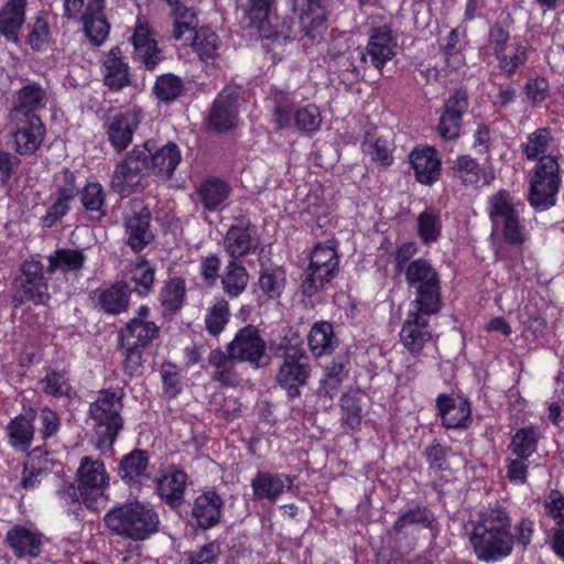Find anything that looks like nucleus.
I'll list each match as a JSON object with an SVG mask.
<instances>
[{"label":"nucleus","instance_id":"nucleus-42","mask_svg":"<svg viewBox=\"0 0 564 564\" xmlns=\"http://www.w3.org/2000/svg\"><path fill=\"white\" fill-rule=\"evenodd\" d=\"M198 195L205 208L219 209L229 195V186L217 178H209L198 189Z\"/></svg>","mask_w":564,"mask_h":564},{"label":"nucleus","instance_id":"nucleus-6","mask_svg":"<svg viewBox=\"0 0 564 564\" xmlns=\"http://www.w3.org/2000/svg\"><path fill=\"white\" fill-rule=\"evenodd\" d=\"M405 279L410 286L415 288V299L411 307H424L426 312L441 310L440 278L435 269L423 259L409 263Z\"/></svg>","mask_w":564,"mask_h":564},{"label":"nucleus","instance_id":"nucleus-14","mask_svg":"<svg viewBox=\"0 0 564 564\" xmlns=\"http://www.w3.org/2000/svg\"><path fill=\"white\" fill-rule=\"evenodd\" d=\"M232 358L259 367L265 354V343L252 326L241 328L228 345Z\"/></svg>","mask_w":564,"mask_h":564},{"label":"nucleus","instance_id":"nucleus-8","mask_svg":"<svg viewBox=\"0 0 564 564\" xmlns=\"http://www.w3.org/2000/svg\"><path fill=\"white\" fill-rule=\"evenodd\" d=\"M310 375L311 366L306 352L299 347H288L276 375L279 386L286 390L289 397H299L300 387L307 382Z\"/></svg>","mask_w":564,"mask_h":564},{"label":"nucleus","instance_id":"nucleus-25","mask_svg":"<svg viewBox=\"0 0 564 564\" xmlns=\"http://www.w3.org/2000/svg\"><path fill=\"white\" fill-rule=\"evenodd\" d=\"M105 0H89L83 14L86 36L94 45H101L109 35L110 25L104 14Z\"/></svg>","mask_w":564,"mask_h":564},{"label":"nucleus","instance_id":"nucleus-64","mask_svg":"<svg viewBox=\"0 0 564 564\" xmlns=\"http://www.w3.org/2000/svg\"><path fill=\"white\" fill-rule=\"evenodd\" d=\"M543 506L556 527H564V495L558 490H551L544 499Z\"/></svg>","mask_w":564,"mask_h":564},{"label":"nucleus","instance_id":"nucleus-37","mask_svg":"<svg viewBox=\"0 0 564 564\" xmlns=\"http://www.w3.org/2000/svg\"><path fill=\"white\" fill-rule=\"evenodd\" d=\"M497 57L500 70L509 76L527 62L528 44L523 40L514 39L503 47Z\"/></svg>","mask_w":564,"mask_h":564},{"label":"nucleus","instance_id":"nucleus-21","mask_svg":"<svg viewBox=\"0 0 564 564\" xmlns=\"http://www.w3.org/2000/svg\"><path fill=\"white\" fill-rule=\"evenodd\" d=\"M238 97L236 88H225L214 102L209 122L216 130H229L237 123Z\"/></svg>","mask_w":564,"mask_h":564},{"label":"nucleus","instance_id":"nucleus-56","mask_svg":"<svg viewBox=\"0 0 564 564\" xmlns=\"http://www.w3.org/2000/svg\"><path fill=\"white\" fill-rule=\"evenodd\" d=\"M341 420L350 430H357L361 423L362 411L357 393L344 394L340 399Z\"/></svg>","mask_w":564,"mask_h":564},{"label":"nucleus","instance_id":"nucleus-9","mask_svg":"<svg viewBox=\"0 0 564 564\" xmlns=\"http://www.w3.org/2000/svg\"><path fill=\"white\" fill-rule=\"evenodd\" d=\"M77 476L79 496L87 507L91 508L94 502L104 495L110 476L104 462L90 456H84L80 459Z\"/></svg>","mask_w":564,"mask_h":564},{"label":"nucleus","instance_id":"nucleus-13","mask_svg":"<svg viewBox=\"0 0 564 564\" xmlns=\"http://www.w3.org/2000/svg\"><path fill=\"white\" fill-rule=\"evenodd\" d=\"M134 57L148 69H154L163 59V53L158 46L153 31L144 17H138L131 36Z\"/></svg>","mask_w":564,"mask_h":564},{"label":"nucleus","instance_id":"nucleus-12","mask_svg":"<svg viewBox=\"0 0 564 564\" xmlns=\"http://www.w3.org/2000/svg\"><path fill=\"white\" fill-rule=\"evenodd\" d=\"M150 210L140 199L131 200L124 214L126 232L128 245L134 250H142L151 240L152 232L149 230Z\"/></svg>","mask_w":564,"mask_h":564},{"label":"nucleus","instance_id":"nucleus-48","mask_svg":"<svg viewBox=\"0 0 564 564\" xmlns=\"http://www.w3.org/2000/svg\"><path fill=\"white\" fill-rule=\"evenodd\" d=\"M552 143V137L547 129H538L528 137L527 144L524 147V153L528 160L538 162L544 156H554L549 154V150Z\"/></svg>","mask_w":564,"mask_h":564},{"label":"nucleus","instance_id":"nucleus-24","mask_svg":"<svg viewBox=\"0 0 564 564\" xmlns=\"http://www.w3.org/2000/svg\"><path fill=\"white\" fill-rule=\"evenodd\" d=\"M410 162L421 184L430 185L438 178L441 159L435 149L430 147L414 149L410 154Z\"/></svg>","mask_w":564,"mask_h":564},{"label":"nucleus","instance_id":"nucleus-18","mask_svg":"<svg viewBox=\"0 0 564 564\" xmlns=\"http://www.w3.org/2000/svg\"><path fill=\"white\" fill-rule=\"evenodd\" d=\"M53 193L56 198L45 216V221L50 226L68 212L69 202L78 193L75 174L68 170L57 173L53 181Z\"/></svg>","mask_w":564,"mask_h":564},{"label":"nucleus","instance_id":"nucleus-3","mask_svg":"<svg viewBox=\"0 0 564 564\" xmlns=\"http://www.w3.org/2000/svg\"><path fill=\"white\" fill-rule=\"evenodd\" d=\"M121 395L118 392L104 390L89 406V414L94 429V446L101 451H109L122 427L120 411Z\"/></svg>","mask_w":564,"mask_h":564},{"label":"nucleus","instance_id":"nucleus-46","mask_svg":"<svg viewBox=\"0 0 564 564\" xmlns=\"http://www.w3.org/2000/svg\"><path fill=\"white\" fill-rule=\"evenodd\" d=\"M509 517L500 508H496V560L508 556L513 549V535L510 530Z\"/></svg>","mask_w":564,"mask_h":564},{"label":"nucleus","instance_id":"nucleus-36","mask_svg":"<svg viewBox=\"0 0 564 564\" xmlns=\"http://www.w3.org/2000/svg\"><path fill=\"white\" fill-rule=\"evenodd\" d=\"M147 467V454L143 451L135 449L122 458L119 473L126 482L137 484L149 478Z\"/></svg>","mask_w":564,"mask_h":564},{"label":"nucleus","instance_id":"nucleus-52","mask_svg":"<svg viewBox=\"0 0 564 564\" xmlns=\"http://www.w3.org/2000/svg\"><path fill=\"white\" fill-rule=\"evenodd\" d=\"M105 192L99 183H88L80 193V200L87 212L96 218L105 215Z\"/></svg>","mask_w":564,"mask_h":564},{"label":"nucleus","instance_id":"nucleus-45","mask_svg":"<svg viewBox=\"0 0 564 564\" xmlns=\"http://www.w3.org/2000/svg\"><path fill=\"white\" fill-rule=\"evenodd\" d=\"M86 257L79 250L59 249L48 257V270L51 272L78 271L83 268Z\"/></svg>","mask_w":564,"mask_h":564},{"label":"nucleus","instance_id":"nucleus-55","mask_svg":"<svg viewBox=\"0 0 564 564\" xmlns=\"http://www.w3.org/2000/svg\"><path fill=\"white\" fill-rule=\"evenodd\" d=\"M273 0H248L245 8V22L249 28L262 30L268 20Z\"/></svg>","mask_w":564,"mask_h":564},{"label":"nucleus","instance_id":"nucleus-40","mask_svg":"<svg viewBox=\"0 0 564 564\" xmlns=\"http://www.w3.org/2000/svg\"><path fill=\"white\" fill-rule=\"evenodd\" d=\"M9 443L17 449L26 451L34 436L32 419L28 415H18L8 425Z\"/></svg>","mask_w":564,"mask_h":564},{"label":"nucleus","instance_id":"nucleus-61","mask_svg":"<svg viewBox=\"0 0 564 564\" xmlns=\"http://www.w3.org/2000/svg\"><path fill=\"white\" fill-rule=\"evenodd\" d=\"M185 294L184 283L180 279L170 280L161 292L162 304L169 310L181 306Z\"/></svg>","mask_w":564,"mask_h":564},{"label":"nucleus","instance_id":"nucleus-33","mask_svg":"<svg viewBox=\"0 0 564 564\" xmlns=\"http://www.w3.org/2000/svg\"><path fill=\"white\" fill-rule=\"evenodd\" d=\"M193 46L199 59L209 63L218 58L223 52V44L215 31L203 26L195 31L194 39L188 43Z\"/></svg>","mask_w":564,"mask_h":564},{"label":"nucleus","instance_id":"nucleus-16","mask_svg":"<svg viewBox=\"0 0 564 564\" xmlns=\"http://www.w3.org/2000/svg\"><path fill=\"white\" fill-rule=\"evenodd\" d=\"M397 40L391 30L383 25L371 30L367 50L360 52V61L366 63L369 56L371 65L381 70L383 66L395 55Z\"/></svg>","mask_w":564,"mask_h":564},{"label":"nucleus","instance_id":"nucleus-22","mask_svg":"<svg viewBox=\"0 0 564 564\" xmlns=\"http://www.w3.org/2000/svg\"><path fill=\"white\" fill-rule=\"evenodd\" d=\"M224 501L215 491H205L197 496L192 507V518L200 529L215 527L220 518Z\"/></svg>","mask_w":564,"mask_h":564},{"label":"nucleus","instance_id":"nucleus-5","mask_svg":"<svg viewBox=\"0 0 564 564\" xmlns=\"http://www.w3.org/2000/svg\"><path fill=\"white\" fill-rule=\"evenodd\" d=\"M561 186L556 156H544L534 166L530 178L528 200L535 210H547L557 200Z\"/></svg>","mask_w":564,"mask_h":564},{"label":"nucleus","instance_id":"nucleus-29","mask_svg":"<svg viewBox=\"0 0 564 564\" xmlns=\"http://www.w3.org/2000/svg\"><path fill=\"white\" fill-rule=\"evenodd\" d=\"M7 540L18 556L36 557L41 553L43 536L33 529L15 525L8 532Z\"/></svg>","mask_w":564,"mask_h":564},{"label":"nucleus","instance_id":"nucleus-51","mask_svg":"<svg viewBox=\"0 0 564 564\" xmlns=\"http://www.w3.org/2000/svg\"><path fill=\"white\" fill-rule=\"evenodd\" d=\"M538 437L532 426L519 430L512 437L511 452L518 457L529 458L536 449Z\"/></svg>","mask_w":564,"mask_h":564},{"label":"nucleus","instance_id":"nucleus-31","mask_svg":"<svg viewBox=\"0 0 564 564\" xmlns=\"http://www.w3.org/2000/svg\"><path fill=\"white\" fill-rule=\"evenodd\" d=\"M26 0H9L0 10V33L9 41H18V32L24 23Z\"/></svg>","mask_w":564,"mask_h":564},{"label":"nucleus","instance_id":"nucleus-35","mask_svg":"<svg viewBox=\"0 0 564 564\" xmlns=\"http://www.w3.org/2000/svg\"><path fill=\"white\" fill-rule=\"evenodd\" d=\"M173 19V37L188 44L197 30L196 13L186 6H176L171 12Z\"/></svg>","mask_w":564,"mask_h":564},{"label":"nucleus","instance_id":"nucleus-63","mask_svg":"<svg viewBox=\"0 0 564 564\" xmlns=\"http://www.w3.org/2000/svg\"><path fill=\"white\" fill-rule=\"evenodd\" d=\"M42 386L45 393L54 397L66 395L70 391L65 373L53 370L46 373L42 380Z\"/></svg>","mask_w":564,"mask_h":564},{"label":"nucleus","instance_id":"nucleus-41","mask_svg":"<svg viewBox=\"0 0 564 564\" xmlns=\"http://www.w3.org/2000/svg\"><path fill=\"white\" fill-rule=\"evenodd\" d=\"M364 152L373 162L381 166H389L393 162L391 143L384 135L377 133H368L362 144Z\"/></svg>","mask_w":564,"mask_h":564},{"label":"nucleus","instance_id":"nucleus-4","mask_svg":"<svg viewBox=\"0 0 564 564\" xmlns=\"http://www.w3.org/2000/svg\"><path fill=\"white\" fill-rule=\"evenodd\" d=\"M524 203L508 191L496 194V228L505 243L522 247L530 241L531 234L523 213Z\"/></svg>","mask_w":564,"mask_h":564},{"label":"nucleus","instance_id":"nucleus-17","mask_svg":"<svg viewBox=\"0 0 564 564\" xmlns=\"http://www.w3.org/2000/svg\"><path fill=\"white\" fill-rule=\"evenodd\" d=\"M13 127L12 139L15 151L21 155L33 154L42 144L45 127L40 117L10 121Z\"/></svg>","mask_w":564,"mask_h":564},{"label":"nucleus","instance_id":"nucleus-2","mask_svg":"<svg viewBox=\"0 0 564 564\" xmlns=\"http://www.w3.org/2000/svg\"><path fill=\"white\" fill-rule=\"evenodd\" d=\"M105 523L111 532L140 541L156 531L159 517L149 505L132 501L109 510L105 514Z\"/></svg>","mask_w":564,"mask_h":564},{"label":"nucleus","instance_id":"nucleus-11","mask_svg":"<svg viewBox=\"0 0 564 564\" xmlns=\"http://www.w3.org/2000/svg\"><path fill=\"white\" fill-rule=\"evenodd\" d=\"M43 267L36 260L25 261L21 269V275L15 283V299L25 300L35 304H43L48 299L47 284L44 281Z\"/></svg>","mask_w":564,"mask_h":564},{"label":"nucleus","instance_id":"nucleus-50","mask_svg":"<svg viewBox=\"0 0 564 564\" xmlns=\"http://www.w3.org/2000/svg\"><path fill=\"white\" fill-rule=\"evenodd\" d=\"M284 282L285 274L280 267H264L261 269L259 285L269 297H279L284 288Z\"/></svg>","mask_w":564,"mask_h":564},{"label":"nucleus","instance_id":"nucleus-43","mask_svg":"<svg viewBox=\"0 0 564 564\" xmlns=\"http://www.w3.org/2000/svg\"><path fill=\"white\" fill-rule=\"evenodd\" d=\"M248 281L249 275L246 268L235 260L228 263L221 278L224 291L232 297L240 295L245 291Z\"/></svg>","mask_w":564,"mask_h":564},{"label":"nucleus","instance_id":"nucleus-19","mask_svg":"<svg viewBox=\"0 0 564 564\" xmlns=\"http://www.w3.org/2000/svg\"><path fill=\"white\" fill-rule=\"evenodd\" d=\"M46 105V93L37 84H28L15 95L13 107L9 113L10 121H20L39 117L36 111Z\"/></svg>","mask_w":564,"mask_h":564},{"label":"nucleus","instance_id":"nucleus-53","mask_svg":"<svg viewBox=\"0 0 564 564\" xmlns=\"http://www.w3.org/2000/svg\"><path fill=\"white\" fill-rule=\"evenodd\" d=\"M229 305L225 300L216 301L206 312L205 324L209 334L221 333L229 321Z\"/></svg>","mask_w":564,"mask_h":564},{"label":"nucleus","instance_id":"nucleus-20","mask_svg":"<svg viewBox=\"0 0 564 564\" xmlns=\"http://www.w3.org/2000/svg\"><path fill=\"white\" fill-rule=\"evenodd\" d=\"M224 248L232 259L253 253L259 246L257 229L250 225H234L224 237Z\"/></svg>","mask_w":564,"mask_h":564},{"label":"nucleus","instance_id":"nucleus-62","mask_svg":"<svg viewBox=\"0 0 564 564\" xmlns=\"http://www.w3.org/2000/svg\"><path fill=\"white\" fill-rule=\"evenodd\" d=\"M443 51L448 66L458 68L463 64L462 44L457 30L449 31L443 44Z\"/></svg>","mask_w":564,"mask_h":564},{"label":"nucleus","instance_id":"nucleus-60","mask_svg":"<svg viewBox=\"0 0 564 564\" xmlns=\"http://www.w3.org/2000/svg\"><path fill=\"white\" fill-rule=\"evenodd\" d=\"M347 375V366L343 361H334L327 369L322 380V388L327 395L333 398Z\"/></svg>","mask_w":564,"mask_h":564},{"label":"nucleus","instance_id":"nucleus-38","mask_svg":"<svg viewBox=\"0 0 564 564\" xmlns=\"http://www.w3.org/2000/svg\"><path fill=\"white\" fill-rule=\"evenodd\" d=\"M337 344L333 327L329 323L314 324L308 334V346L315 357H321L333 351Z\"/></svg>","mask_w":564,"mask_h":564},{"label":"nucleus","instance_id":"nucleus-7","mask_svg":"<svg viewBox=\"0 0 564 564\" xmlns=\"http://www.w3.org/2000/svg\"><path fill=\"white\" fill-rule=\"evenodd\" d=\"M337 247V241L334 239L314 246L310 256L306 279L302 284L303 293L307 296H312L336 275L339 265Z\"/></svg>","mask_w":564,"mask_h":564},{"label":"nucleus","instance_id":"nucleus-10","mask_svg":"<svg viewBox=\"0 0 564 564\" xmlns=\"http://www.w3.org/2000/svg\"><path fill=\"white\" fill-rule=\"evenodd\" d=\"M437 312H426L424 307H411L400 332L403 346L412 354L417 355L432 338L429 316Z\"/></svg>","mask_w":564,"mask_h":564},{"label":"nucleus","instance_id":"nucleus-47","mask_svg":"<svg viewBox=\"0 0 564 564\" xmlns=\"http://www.w3.org/2000/svg\"><path fill=\"white\" fill-rule=\"evenodd\" d=\"M442 231L440 214L426 209L417 216V235L425 245L434 243Z\"/></svg>","mask_w":564,"mask_h":564},{"label":"nucleus","instance_id":"nucleus-27","mask_svg":"<svg viewBox=\"0 0 564 564\" xmlns=\"http://www.w3.org/2000/svg\"><path fill=\"white\" fill-rule=\"evenodd\" d=\"M159 332L155 323L143 319H131L119 333L121 347H138L144 349L156 337Z\"/></svg>","mask_w":564,"mask_h":564},{"label":"nucleus","instance_id":"nucleus-49","mask_svg":"<svg viewBox=\"0 0 564 564\" xmlns=\"http://www.w3.org/2000/svg\"><path fill=\"white\" fill-rule=\"evenodd\" d=\"M271 99L274 102L273 122L279 129L291 127L290 110L295 104L294 95L283 90H274L271 94Z\"/></svg>","mask_w":564,"mask_h":564},{"label":"nucleus","instance_id":"nucleus-44","mask_svg":"<svg viewBox=\"0 0 564 564\" xmlns=\"http://www.w3.org/2000/svg\"><path fill=\"white\" fill-rule=\"evenodd\" d=\"M236 358L228 356L221 350H213L209 354V365L215 369L214 379L226 386H234L237 382V376L234 371Z\"/></svg>","mask_w":564,"mask_h":564},{"label":"nucleus","instance_id":"nucleus-54","mask_svg":"<svg viewBox=\"0 0 564 564\" xmlns=\"http://www.w3.org/2000/svg\"><path fill=\"white\" fill-rule=\"evenodd\" d=\"M301 25L305 36L313 41L322 37L326 30L325 11L322 7H316L312 11H304L301 14Z\"/></svg>","mask_w":564,"mask_h":564},{"label":"nucleus","instance_id":"nucleus-57","mask_svg":"<svg viewBox=\"0 0 564 564\" xmlns=\"http://www.w3.org/2000/svg\"><path fill=\"white\" fill-rule=\"evenodd\" d=\"M293 121L296 130L312 133L318 130L322 123V117L316 106L306 105L295 111Z\"/></svg>","mask_w":564,"mask_h":564},{"label":"nucleus","instance_id":"nucleus-1","mask_svg":"<svg viewBox=\"0 0 564 564\" xmlns=\"http://www.w3.org/2000/svg\"><path fill=\"white\" fill-rule=\"evenodd\" d=\"M181 151L173 142L158 147L152 140L135 145L117 164L112 175V188L122 194L137 192L144 186L147 172L169 178L181 162Z\"/></svg>","mask_w":564,"mask_h":564},{"label":"nucleus","instance_id":"nucleus-26","mask_svg":"<svg viewBox=\"0 0 564 564\" xmlns=\"http://www.w3.org/2000/svg\"><path fill=\"white\" fill-rule=\"evenodd\" d=\"M437 408L447 429L466 427L470 420V406L462 397L441 395L437 399Z\"/></svg>","mask_w":564,"mask_h":564},{"label":"nucleus","instance_id":"nucleus-32","mask_svg":"<svg viewBox=\"0 0 564 564\" xmlns=\"http://www.w3.org/2000/svg\"><path fill=\"white\" fill-rule=\"evenodd\" d=\"M433 517L426 508H415L402 514L394 524V531L399 539L412 538L421 529L430 528Z\"/></svg>","mask_w":564,"mask_h":564},{"label":"nucleus","instance_id":"nucleus-28","mask_svg":"<svg viewBox=\"0 0 564 564\" xmlns=\"http://www.w3.org/2000/svg\"><path fill=\"white\" fill-rule=\"evenodd\" d=\"M186 482L187 476L183 470L170 468L158 479L156 491L171 507H177L184 499Z\"/></svg>","mask_w":564,"mask_h":564},{"label":"nucleus","instance_id":"nucleus-58","mask_svg":"<svg viewBox=\"0 0 564 564\" xmlns=\"http://www.w3.org/2000/svg\"><path fill=\"white\" fill-rule=\"evenodd\" d=\"M131 281L135 285V292L140 296L147 295L154 282V269L147 261H138L131 269Z\"/></svg>","mask_w":564,"mask_h":564},{"label":"nucleus","instance_id":"nucleus-34","mask_svg":"<svg viewBox=\"0 0 564 564\" xmlns=\"http://www.w3.org/2000/svg\"><path fill=\"white\" fill-rule=\"evenodd\" d=\"M129 295V285L124 282H118L100 290L98 303L106 313L118 315L128 307Z\"/></svg>","mask_w":564,"mask_h":564},{"label":"nucleus","instance_id":"nucleus-59","mask_svg":"<svg viewBox=\"0 0 564 564\" xmlns=\"http://www.w3.org/2000/svg\"><path fill=\"white\" fill-rule=\"evenodd\" d=\"M183 89V83L181 78L172 74H165L156 79L154 86V93L156 97L162 101H172L180 96Z\"/></svg>","mask_w":564,"mask_h":564},{"label":"nucleus","instance_id":"nucleus-23","mask_svg":"<svg viewBox=\"0 0 564 564\" xmlns=\"http://www.w3.org/2000/svg\"><path fill=\"white\" fill-rule=\"evenodd\" d=\"M294 479L285 474L259 471L251 480L253 498L275 501L281 494L293 487Z\"/></svg>","mask_w":564,"mask_h":564},{"label":"nucleus","instance_id":"nucleus-39","mask_svg":"<svg viewBox=\"0 0 564 564\" xmlns=\"http://www.w3.org/2000/svg\"><path fill=\"white\" fill-rule=\"evenodd\" d=\"M475 554L481 561L489 562L494 558V521L485 520L477 524L470 535Z\"/></svg>","mask_w":564,"mask_h":564},{"label":"nucleus","instance_id":"nucleus-30","mask_svg":"<svg viewBox=\"0 0 564 564\" xmlns=\"http://www.w3.org/2000/svg\"><path fill=\"white\" fill-rule=\"evenodd\" d=\"M104 78L105 84L113 90H119L129 85V65L124 62L119 47L111 48L105 57Z\"/></svg>","mask_w":564,"mask_h":564},{"label":"nucleus","instance_id":"nucleus-15","mask_svg":"<svg viewBox=\"0 0 564 564\" xmlns=\"http://www.w3.org/2000/svg\"><path fill=\"white\" fill-rule=\"evenodd\" d=\"M142 119L143 112L138 108L128 109L111 118L107 127V135L117 152L128 148Z\"/></svg>","mask_w":564,"mask_h":564}]
</instances>
